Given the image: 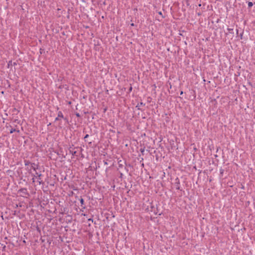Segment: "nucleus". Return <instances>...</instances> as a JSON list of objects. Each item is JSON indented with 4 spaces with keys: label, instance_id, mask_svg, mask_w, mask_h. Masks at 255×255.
Listing matches in <instances>:
<instances>
[{
    "label": "nucleus",
    "instance_id": "obj_1",
    "mask_svg": "<svg viewBox=\"0 0 255 255\" xmlns=\"http://www.w3.org/2000/svg\"><path fill=\"white\" fill-rule=\"evenodd\" d=\"M58 117H60V118H63V114H62V113L61 112H59L58 113Z\"/></svg>",
    "mask_w": 255,
    "mask_h": 255
},
{
    "label": "nucleus",
    "instance_id": "obj_2",
    "mask_svg": "<svg viewBox=\"0 0 255 255\" xmlns=\"http://www.w3.org/2000/svg\"><path fill=\"white\" fill-rule=\"evenodd\" d=\"M80 203L81 204V205H82L84 202V199L83 198H81L80 199Z\"/></svg>",
    "mask_w": 255,
    "mask_h": 255
},
{
    "label": "nucleus",
    "instance_id": "obj_3",
    "mask_svg": "<svg viewBox=\"0 0 255 255\" xmlns=\"http://www.w3.org/2000/svg\"><path fill=\"white\" fill-rule=\"evenodd\" d=\"M253 5V4L252 2H248V6L249 7H252Z\"/></svg>",
    "mask_w": 255,
    "mask_h": 255
},
{
    "label": "nucleus",
    "instance_id": "obj_4",
    "mask_svg": "<svg viewBox=\"0 0 255 255\" xmlns=\"http://www.w3.org/2000/svg\"><path fill=\"white\" fill-rule=\"evenodd\" d=\"M15 129H13L12 128L10 130V133H13L14 131H15Z\"/></svg>",
    "mask_w": 255,
    "mask_h": 255
},
{
    "label": "nucleus",
    "instance_id": "obj_5",
    "mask_svg": "<svg viewBox=\"0 0 255 255\" xmlns=\"http://www.w3.org/2000/svg\"><path fill=\"white\" fill-rule=\"evenodd\" d=\"M88 136H89V135H88V134H86V135L85 136L84 138H87Z\"/></svg>",
    "mask_w": 255,
    "mask_h": 255
},
{
    "label": "nucleus",
    "instance_id": "obj_6",
    "mask_svg": "<svg viewBox=\"0 0 255 255\" xmlns=\"http://www.w3.org/2000/svg\"><path fill=\"white\" fill-rule=\"evenodd\" d=\"M130 25L131 26H134V23H131Z\"/></svg>",
    "mask_w": 255,
    "mask_h": 255
},
{
    "label": "nucleus",
    "instance_id": "obj_7",
    "mask_svg": "<svg viewBox=\"0 0 255 255\" xmlns=\"http://www.w3.org/2000/svg\"><path fill=\"white\" fill-rule=\"evenodd\" d=\"M131 90H132V88H131V87H130V88L129 89V90H130V91H131Z\"/></svg>",
    "mask_w": 255,
    "mask_h": 255
},
{
    "label": "nucleus",
    "instance_id": "obj_8",
    "mask_svg": "<svg viewBox=\"0 0 255 255\" xmlns=\"http://www.w3.org/2000/svg\"><path fill=\"white\" fill-rule=\"evenodd\" d=\"M77 116L78 117V116H79V115L78 114H77Z\"/></svg>",
    "mask_w": 255,
    "mask_h": 255
}]
</instances>
